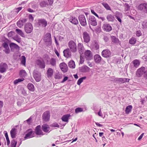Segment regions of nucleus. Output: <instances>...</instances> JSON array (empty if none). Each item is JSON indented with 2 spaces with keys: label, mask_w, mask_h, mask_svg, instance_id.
Masks as SVG:
<instances>
[{
  "label": "nucleus",
  "mask_w": 147,
  "mask_h": 147,
  "mask_svg": "<svg viewBox=\"0 0 147 147\" xmlns=\"http://www.w3.org/2000/svg\"><path fill=\"white\" fill-rule=\"evenodd\" d=\"M35 133L36 135L38 136H42L44 135L41 129V126L40 125H38L36 127L35 129Z\"/></svg>",
  "instance_id": "nucleus-16"
},
{
  "label": "nucleus",
  "mask_w": 147,
  "mask_h": 147,
  "mask_svg": "<svg viewBox=\"0 0 147 147\" xmlns=\"http://www.w3.org/2000/svg\"><path fill=\"white\" fill-rule=\"evenodd\" d=\"M107 19L109 21H113L114 20V18L113 16L110 14L107 16Z\"/></svg>",
  "instance_id": "nucleus-46"
},
{
  "label": "nucleus",
  "mask_w": 147,
  "mask_h": 147,
  "mask_svg": "<svg viewBox=\"0 0 147 147\" xmlns=\"http://www.w3.org/2000/svg\"><path fill=\"white\" fill-rule=\"evenodd\" d=\"M47 21L44 19H39L37 20V24L40 27L45 28L47 25Z\"/></svg>",
  "instance_id": "nucleus-5"
},
{
  "label": "nucleus",
  "mask_w": 147,
  "mask_h": 147,
  "mask_svg": "<svg viewBox=\"0 0 147 147\" xmlns=\"http://www.w3.org/2000/svg\"><path fill=\"white\" fill-rule=\"evenodd\" d=\"M144 78L146 79H147V71H144Z\"/></svg>",
  "instance_id": "nucleus-56"
},
{
  "label": "nucleus",
  "mask_w": 147,
  "mask_h": 147,
  "mask_svg": "<svg viewBox=\"0 0 147 147\" xmlns=\"http://www.w3.org/2000/svg\"><path fill=\"white\" fill-rule=\"evenodd\" d=\"M68 77L67 76L63 78V80L61 81V83H63L67 80L68 79Z\"/></svg>",
  "instance_id": "nucleus-59"
},
{
  "label": "nucleus",
  "mask_w": 147,
  "mask_h": 147,
  "mask_svg": "<svg viewBox=\"0 0 147 147\" xmlns=\"http://www.w3.org/2000/svg\"><path fill=\"white\" fill-rule=\"evenodd\" d=\"M26 72L24 70H21L20 72V74L22 76H24L26 74Z\"/></svg>",
  "instance_id": "nucleus-54"
},
{
  "label": "nucleus",
  "mask_w": 147,
  "mask_h": 147,
  "mask_svg": "<svg viewBox=\"0 0 147 147\" xmlns=\"http://www.w3.org/2000/svg\"><path fill=\"white\" fill-rule=\"evenodd\" d=\"M42 130L45 132L49 133L50 127L49 125L47 124H43L42 126Z\"/></svg>",
  "instance_id": "nucleus-24"
},
{
  "label": "nucleus",
  "mask_w": 147,
  "mask_h": 147,
  "mask_svg": "<svg viewBox=\"0 0 147 147\" xmlns=\"http://www.w3.org/2000/svg\"><path fill=\"white\" fill-rule=\"evenodd\" d=\"M84 49L83 45L81 43H79L78 44V50L80 55H82L83 53Z\"/></svg>",
  "instance_id": "nucleus-18"
},
{
  "label": "nucleus",
  "mask_w": 147,
  "mask_h": 147,
  "mask_svg": "<svg viewBox=\"0 0 147 147\" xmlns=\"http://www.w3.org/2000/svg\"><path fill=\"white\" fill-rule=\"evenodd\" d=\"M32 120V118L31 117H30L27 120H26L27 123L29 124H30V121Z\"/></svg>",
  "instance_id": "nucleus-58"
},
{
  "label": "nucleus",
  "mask_w": 147,
  "mask_h": 147,
  "mask_svg": "<svg viewBox=\"0 0 147 147\" xmlns=\"http://www.w3.org/2000/svg\"><path fill=\"white\" fill-rule=\"evenodd\" d=\"M88 21L90 24H91L93 26H95L97 25L96 19L93 16H90L89 17Z\"/></svg>",
  "instance_id": "nucleus-10"
},
{
  "label": "nucleus",
  "mask_w": 147,
  "mask_h": 147,
  "mask_svg": "<svg viewBox=\"0 0 147 147\" xmlns=\"http://www.w3.org/2000/svg\"><path fill=\"white\" fill-rule=\"evenodd\" d=\"M119 80L121 83H123L125 82L124 79L122 78H119Z\"/></svg>",
  "instance_id": "nucleus-57"
},
{
  "label": "nucleus",
  "mask_w": 147,
  "mask_h": 147,
  "mask_svg": "<svg viewBox=\"0 0 147 147\" xmlns=\"http://www.w3.org/2000/svg\"><path fill=\"white\" fill-rule=\"evenodd\" d=\"M34 133L32 131V130L30 129L28 130V133L26 134L24 138L25 139L31 138L34 137Z\"/></svg>",
  "instance_id": "nucleus-15"
},
{
  "label": "nucleus",
  "mask_w": 147,
  "mask_h": 147,
  "mask_svg": "<svg viewBox=\"0 0 147 147\" xmlns=\"http://www.w3.org/2000/svg\"><path fill=\"white\" fill-rule=\"evenodd\" d=\"M26 57L24 56H22V57L21 63L22 64L25 65L26 63Z\"/></svg>",
  "instance_id": "nucleus-51"
},
{
  "label": "nucleus",
  "mask_w": 147,
  "mask_h": 147,
  "mask_svg": "<svg viewBox=\"0 0 147 147\" xmlns=\"http://www.w3.org/2000/svg\"><path fill=\"white\" fill-rule=\"evenodd\" d=\"M86 76L82 77L80 78L78 81L77 84L78 85H80V84L83 82V80H85L86 78Z\"/></svg>",
  "instance_id": "nucleus-45"
},
{
  "label": "nucleus",
  "mask_w": 147,
  "mask_h": 147,
  "mask_svg": "<svg viewBox=\"0 0 147 147\" xmlns=\"http://www.w3.org/2000/svg\"><path fill=\"white\" fill-rule=\"evenodd\" d=\"M83 109L81 108H77L75 110V113H76L82 111Z\"/></svg>",
  "instance_id": "nucleus-52"
},
{
  "label": "nucleus",
  "mask_w": 147,
  "mask_h": 147,
  "mask_svg": "<svg viewBox=\"0 0 147 147\" xmlns=\"http://www.w3.org/2000/svg\"><path fill=\"white\" fill-rule=\"evenodd\" d=\"M112 42L114 43H118L119 42V39L114 36H111Z\"/></svg>",
  "instance_id": "nucleus-38"
},
{
  "label": "nucleus",
  "mask_w": 147,
  "mask_h": 147,
  "mask_svg": "<svg viewBox=\"0 0 147 147\" xmlns=\"http://www.w3.org/2000/svg\"><path fill=\"white\" fill-rule=\"evenodd\" d=\"M50 117V112L47 111L44 112L42 115V118L43 121L45 122L48 121Z\"/></svg>",
  "instance_id": "nucleus-3"
},
{
  "label": "nucleus",
  "mask_w": 147,
  "mask_h": 147,
  "mask_svg": "<svg viewBox=\"0 0 147 147\" xmlns=\"http://www.w3.org/2000/svg\"><path fill=\"white\" fill-rule=\"evenodd\" d=\"M62 76L61 74L59 73H57L55 76L54 78L56 79H59L62 78Z\"/></svg>",
  "instance_id": "nucleus-50"
},
{
  "label": "nucleus",
  "mask_w": 147,
  "mask_h": 147,
  "mask_svg": "<svg viewBox=\"0 0 147 147\" xmlns=\"http://www.w3.org/2000/svg\"><path fill=\"white\" fill-rule=\"evenodd\" d=\"M16 31L18 34L22 37H25V35L22 30L19 29H17L16 30Z\"/></svg>",
  "instance_id": "nucleus-39"
},
{
  "label": "nucleus",
  "mask_w": 147,
  "mask_h": 147,
  "mask_svg": "<svg viewBox=\"0 0 147 147\" xmlns=\"http://www.w3.org/2000/svg\"><path fill=\"white\" fill-rule=\"evenodd\" d=\"M44 40L45 45L47 46H50L52 42L51 34L49 33H47L45 35Z\"/></svg>",
  "instance_id": "nucleus-2"
},
{
  "label": "nucleus",
  "mask_w": 147,
  "mask_h": 147,
  "mask_svg": "<svg viewBox=\"0 0 147 147\" xmlns=\"http://www.w3.org/2000/svg\"><path fill=\"white\" fill-rule=\"evenodd\" d=\"M133 63L134 64V66L137 68L140 65V62L138 60L135 59L133 61Z\"/></svg>",
  "instance_id": "nucleus-43"
},
{
  "label": "nucleus",
  "mask_w": 147,
  "mask_h": 147,
  "mask_svg": "<svg viewBox=\"0 0 147 147\" xmlns=\"http://www.w3.org/2000/svg\"><path fill=\"white\" fill-rule=\"evenodd\" d=\"M102 55L104 57H107L110 56L111 52L108 50H104L102 52Z\"/></svg>",
  "instance_id": "nucleus-23"
},
{
  "label": "nucleus",
  "mask_w": 147,
  "mask_h": 147,
  "mask_svg": "<svg viewBox=\"0 0 147 147\" xmlns=\"http://www.w3.org/2000/svg\"><path fill=\"white\" fill-rule=\"evenodd\" d=\"M144 135V133H142L138 138V140H140L142 138Z\"/></svg>",
  "instance_id": "nucleus-62"
},
{
  "label": "nucleus",
  "mask_w": 147,
  "mask_h": 147,
  "mask_svg": "<svg viewBox=\"0 0 147 147\" xmlns=\"http://www.w3.org/2000/svg\"><path fill=\"white\" fill-rule=\"evenodd\" d=\"M70 49L72 52H75L77 51V46L76 43L73 40L70 41L68 44Z\"/></svg>",
  "instance_id": "nucleus-1"
},
{
  "label": "nucleus",
  "mask_w": 147,
  "mask_h": 147,
  "mask_svg": "<svg viewBox=\"0 0 147 147\" xmlns=\"http://www.w3.org/2000/svg\"><path fill=\"white\" fill-rule=\"evenodd\" d=\"M145 68L144 67H142L138 69L136 72V75L138 77L141 76L144 73Z\"/></svg>",
  "instance_id": "nucleus-13"
},
{
  "label": "nucleus",
  "mask_w": 147,
  "mask_h": 147,
  "mask_svg": "<svg viewBox=\"0 0 147 147\" xmlns=\"http://www.w3.org/2000/svg\"><path fill=\"white\" fill-rule=\"evenodd\" d=\"M13 39L19 43H20L21 42V38L19 37L18 35L15 36L13 37Z\"/></svg>",
  "instance_id": "nucleus-49"
},
{
  "label": "nucleus",
  "mask_w": 147,
  "mask_h": 147,
  "mask_svg": "<svg viewBox=\"0 0 147 147\" xmlns=\"http://www.w3.org/2000/svg\"><path fill=\"white\" fill-rule=\"evenodd\" d=\"M12 33V32H9L7 34L8 36L9 37L12 36L13 35Z\"/></svg>",
  "instance_id": "nucleus-64"
},
{
  "label": "nucleus",
  "mask_w": 147,
  "mask_h": 147,
  "mask_svg": "<svg viewBox=\"0 0 147 147\" xmlns=\"http://www.w3.org/2000/svg\"><path fill=\"white\" fill-rule=\"evenodd\" d=\"M27 20L26 19H22L19 20L17 23V26L19 28H21L24 24L26 22Z\"/></svg>",
  "instance_id": "nucleus-22"
},
{
  "label": "nucleus",
  "mask_w": 147,
  "mask_h": 147,
  "mask_svg": "<svg viewBox=\"0 0 147 147\" xmlns=\"http://www.w3.org/2000/svg\"><path fill=\"white\" fill-rule=\"evenodd\" d=\"M24 79L23 78H19L15 80L13 82V83L14 84L16 85L18 83L23 81Z\"/></svg>",
  "instance_id": "nucleus-47"
},
{
  "label": "nucleus",
  "mask_w": 147,
  "mask_h": 147,
  "mask_svg": "<svg viewBox=\"0 0 147 147\" xmlns=\"http://www.w3.org/2000/svg\"><path fill=\"white\" fill-rule=\"evenodd\" d=\"M132 109V106L131 105L127 106L125 109V112L126 114H128L131 112Z\"/></svg>",
  "instance_id": "nucleus-35"
},
{
  "label": "nucleus",
  "mask_w": 147,
  "mask_h": 147,
  "mask_svg": "<svg viewBox=\"0 0 147 147\" xmlns=\"http://www.w3.org/2000/svg\"><path fill=\"white\" fill-rule=\"evenodd\" d=\"M116 18L120 22H121V18H122V14L121 13H120L119 12H117L115 15Z\"/></svg>",
  "instance_id": "nucleus-33"
},
{
  "label": "nucleus",
  "mask_w": 147,
  "mask_h": 147,
  "mask_svg": "<svg viewBox=\"0 0 147 147\" xmlns=\"http://www.w3.org/2000/svg\"><path fill=\"white\" fill-rule=\"evenodd\" d=\"M9 46L11 50L14 49L17 50H19L20 49L19 46L14 43H11L9 45Z\"/></svg>",
  "instance_id": "nucleus-26"
},
{
  "label": "nucleus",
  "mask_w": 147,
  "mask_h": 147,
  "mask_svg": "<svg viewBox=\"0 0 147 147\" xmlns=\"http://www.w3.org/2000/svg\"><path fill=\"white\" fill-rule=\"evenodd\" d=\"M91 47L96 50H98L99 49V45L98 42L96 41L93 42L91 45Z\"/></svg>",
  "instance_id": "nucleus-19"
},
{
  "label": "nucleus",
  "mask_w": 147,
  "mask_h": 147,
  "mask_svg": "<svg viewBox=\"0 0 147 147\" xmlns=\"http://www.w3.org/2000/svg\"><path fill=\"white\" fill-rule=\"evenodd\" d=\"M103 38V39L106 42H107V41H108V40H109V38H108V37L106 36H104Z\"/></svg>",
  "instance_id": "nucleus-60"
},
{
  "label": "nucleus",
  "mask_w": 147,
  "mask_h": 147,
  "mask_svg": "<svg viewBox=\"0 0 147 147\" xmlns=\"http://www.w3.org/2000/svg\"><path fill=\"white\" fill-rule=\"evenodd\" d=\"M102 28L103 30L107 32H109L112 29L111 26L109 24H104Z\"/></svg>",
  "instance_id": "nucleus-20"
},
{
  "label": "nucleus",
  "mask_w": 147,
  "mask_h": 147,
  "mask_svg": "<svg viewBox=\"0 0 147 147\" xmlns=\"http://www.w3.org/2000/svg\"><path fill=\"white\" fill-rule=\"evenodd\" d=\"M64 56L67 58L70 57L71 56V52L69 48L63 51Z\"/></svg>",
  "instance_id": "nucleus-17"
},
{
  "label": "nucleus",
  "mask_w": 147,
  "mask_h": 147,
  "mask_svg": "<svg viewBox=\"0 0 147 147\" xmlns=\"http://www.w3.org/2000/svg\"><path fill=\"white\" fill-rule=\"evenodd\" d=\"M53 69L51 68H49L48 69L47 72L48 78H51L52 77L53 75Z\"/></svg>",
  "instance_id": "nucleus-27"
},
{
  "label": "nucleus",
  "mask_w": 147,
  "mask_h": 147,
  "mask_svg": "<svg viewBox=\"0 0 147 147\" xmlns=\"http://www.w3.org/2000/svg\"><path fill=\"white\" fill-rule=\"evenodd\" d=\"M91 12L92 14H94L95 16L98 17V15L96 13H95V12H94L93 10L91 9Z\"/></svg>",
  "instance_id": "nucleus-61"
},
{
  "label": "nucleus",
  "mask_w": 147,
  "mask_h": 147,
  "mask_svg": "<svg viewBox=\"0 0 147 147\" xmlns=\"http://www.w3.org/2000/svg\"><path fill=\"white\" fill-rule=\"evenodd\" d=\"M33 26L30 23L26 24L24 26V30L25 32L28 34L30 33L33 30Z\"/></svg>",
  "instance_id": "nucleus-4"
},
{
  "label": "nucleus",
  "mask_w": 147,
  "mask_h": 147,
  "mask_svg": "<svg viewBox=\"0 0 147 147\" xmlns=\"http://www.w3.org/2000/svg\"><path fill=\"white\" fill-rule=\"evenodd\" d=\"M33 76L36 81L37 82H39L41 80V74L37 70H35L34 71Z\"/></svg>",
  "instance_id": "nucleus-6"
},
{
  "label": "nucleus",
  "mask_w": 147,
  "mask_h": 147,
  "mask_svg": "<svg viewBox=\"0 0 147 147\" xmlns=\"http://www.w3.org/2000/svg\"><path fill=\"white\" fill-rule=\"evenodd\" d=\"M61 70L64 72H66L68 70V67L67 65L65 63H62L59 65Z\"/></svg>",
  "instance_id": "nucleus-14"
},
{
  "label": "nucleus",
  "mask_w": 147,
  "mask_h": 147,
  "mask_svg": "<svg viewBox=\"0 0 147 147\" xmlns=\"http://www.w3.org/2000/svg\"><path fill=\"white\" fill-rule=\"evenodd\" d=\"M83 35L84 41L86 43H88L90 40V37L89 34L85 31L83 32Z\"/></svg>",
  "instance_id": "nucleus-8"
},
{
  "label": "nucleus",
  "mask_w": 147,
  "mask_h": 147,
  "mask_svg": "<svg viewBox=\"0 0 147 147\" xmlns=\"http://www.w3.org/2000/svg\"><path fill=\"white\" fill-rule=\"evenodd\" d=\"M94 59L96 63H99L101 60V57L98 54H96L94 56Z\"/></svg>",
  "instance_id": "nucleus-29"
},
{
  "label": "nucleus",
  "mask_w": 147,
  "mask_h": 147,
  "mask_svg": "<svg viewBox=\"0 0 147 147\" xmlns=\"http://www.w3.org/2000/svg\"><path fill=\"white\" fill-rule=\"evenodd\" d=\"M29 18L30 20H31L33 21L34 20V18L31 15H30L29 16Z\"/></svg>",
  "instance_id": "nucleus-63"
},
{
  "label": "nucleus",
  "mask_w": 147,
  "mask_h": 147,
  "mask_svg": "<svg viewBox=\"0 0 147 147\" xmlns=\"http://www.w3.org/2000/svg\"><path fill=\"white\" fill-rule=\"evenodd\" d=\"M28 89L30 91H33L34 90V85L32 83H29L27 86Z\"/></svg>",
  "instance_id": "nucleus-40"
},
{
  "label": "nucleus",
  "mask_w": 147,
  "mask_h": 147,
  "mask_svg": "<svg viewBox=\"0 0 147 147\" xmlns=\"http://www.w3.org/2000/svg\"><path fill=\"white\" fill-rule=\"evenodd\" d=\"M103 5L104 7L107 9V10H111V8L109 5L107 3H103Z\"/></svg>",
  "instance_id": "nucleus-53"
},
{
  "label": "nucleus",
  "mask_w": 147,
  "mask_h": 147,
  "mask_svg": "<svg viewBox=\"0 0 147 147\" xmlns=\"http://www.w3.org/2000/svg\"><path fill=\"white\" fill-rule=\"evenodd\" d=\"M69 67L71 68H74L75 67V65L74 62L72 60L70 61L68 63Z\"/></svg>",
  "instance_id": "nucleus-36"
},
{
  "label": "nucleus",
  "mask_w": 147,
  "mask_h": 147,
  "mask_svg": "<svg viewBox=\"0 0 147 147\" xmlns=\"http://www.w3.org/2000/svg\"><path fill=\"white\" fill-rule=\"evenodd\" d=\"M17 144V141L14 139H13L11 141V147H16Z\"/></svg>",
  "instance_id": "nucleus-44"
},
{
  "label": "nucleus",
  "mask_w": 147,
  "mask_h": 147,
  "mask_svg": "<svg viewBox=\"0 0 147 147\" xmlns=\"http://www.w3.org/2000/svg\"><path fill=\"white\" fill-rule=\"evenodd\" d=\"M2 46L5 49V50L3 51L5 53L7 54L9 53L10 51L7 43L6 42H4L3 43Z\"/></svg>",
  "instance_id": "nucleus-21"
},
{
  "label": "nucleus",
  "mask_w": 147,
  "mask_h": 147,
  "mask_svg": "<svg viewBox=\"0 0 147 147\" xmlns=\"http://www.w3.org/2000/svg\"><path fill=\"white\" fill-rule=\"evenodd\" d=\"M40 6L42 7H45L48 6L49 4L47 1H43L40 3Z\"/></svg>",
  "instance_id": "nucleus-37"
},
{
  "label": "nucleus",
  "mask_w": 147,
  "mask_h": 147,
  "mask_svg": "<svg viewBox=\"0 0 147 147\" xmlns=\"http://www.w3.org/2000/svg\"><path fill=\"white\" fill-rule=\"evenodd\" d=\"M78 69L80 72L83 73L89 72L90 70V68L86 65L80 67Z\"/></svg>",
  "instance_id": "nucleus-11"
},
{
  "label": "nucleus",
  "mask_w": 147,
  "mask_h": 147,
  "mask_svg": "<svg viewBox=\"0 0 147 147\" xmlns=\"http://www.w3.org/2000/svg\"><path fill=\"white\" fill-rule=\"evenodd\" d=\"M69 21L73 24L76 25L78 23V20L76 18L71 16L70 17Z\"/></svg>",
  "instance_id": "nucleus-28"
},
{
  "label": "nucleus",
  "mask_w": 147,
  "mask_h": 147,
  "mask_svg": "<svg viewBox=\"0 0 147 147\" xmlns=\"http://www.w3.org/2000/svg\"><path fill=\"white\" fill-rule=\"evenodd\" d=\"M70 116V114H66L63 115L61 119L64 122L68 121L69 117Z\"/></svg>",
  "instance_id": "nucleus-31"
},
{
  "label": "nucleus",
  "mask_w": 147,
  "mask_h": 147,
  "mask_svg": "<svg viewBox=\"0 0 147 147\" xmlns=\"http://www.w3.org/2000/svg\"><path fill=\"white\" fill-rule=\"evenodd\" d=\"M147 7V4L142 3L140 4L138 7V9L139 10H142L145 9V7Z\"/></svg>",
  "instance_id": "nucleus-30"
},
{
  "label": "nucleus",
  "mask_w": 147,
  "mask_h": 147,
  "mask_svg": "<svg viewBox=\"0 0 147 147\" xmlns=\"http://www.w3.org/2000/svg\"><path fill=\"white\" fill-rule=\"evenodd\" d=\"M4 133L5 134V136L6 139L7 145L9 146L10 144V142L9 138L7 132L6 131H5L4 132Z\"/></svg>",
  "instance_id": "nucleus-41"
},
{
  "label": "nucleus",
  "mask_w": 147,
  "mask_h": 147,
  "mask_svg": "<svg viewBox=\"0 0 147 147\" xmlns=\"http://www.w3.org/2000/svg\"><path fill=\"white\" fill-rule=\"evenodd\" d=\"M136 42V39L133 37L131 38L129 41V43L131 45H134L135 44Z\"/></svg>",
  "instance_id": "nucleus-42"
},
{
  "label": "nucleus",
  "mask_w": 147,
  "mask_h": 147,
  "mask_svg": "<svg viewBox=\"0 0 147 147\" xmlns=\"http://www.w3.org/2000/svg\"><path fill=\"white\" fill-rule=\"evenodd\" d=\"M36 63L40 68L44 69L45 67V61L43 60L38 59L36 61Z\"/></svg>",
  "instance_id": "nucleus-12"
},
{
  "label": "nucleus",
  "mask_w": 147,
  "mask_h": 147,
  "mask_svg": "<svg viewBox=\"0 0 147 147\" xmlns=\"http://www.w3.org/2000/svg\"><path fill=\"white\" fill-rule=\"evenodd\" d=\"M124 10L126 11L129 10L130 9V7L129 5V4L127 3H125L124 5Z\"/></svg>",
  "instance_id": "nucleus-48"
},
{
  "label": "nucleus",
  "mask_w": 147,
  "mask_h": 147,
  "mask_svg": "<svg viewBox=\"0 0 147 147\" xmlns=\"http://www.w3.org/2000/svg\"><path fill=\"white\" fill-rule=\"evenodd\" d=\"M80 23L81 25L83 26H85L87 25L86 20L84 15H80L78 18Z\"/></svg>",
  "instance_id": "nucleus-7"
},
{
  "label": "nucleus",
  "mask_w": 147,
  "mask_h": 147,
  "mask_svg": "<svg viewBox=\"0 0 147 147\" xmlns=\"http://www.w3.org/2000/svg\"><path fill=\"white\" fill-rule=\"evenodd\" d=\"M10 133L11 138H15L17 133V129L16 128H13L11 130Z\"/></svg>",
  "instance_id": "nucleus-25"
},
{
  "label": "nucleus",
  "mask_w": 147,
  "mask_h": 147,
  "mask_svg": "<svg viewBox=\"0 0 147 147\" xmlns=\"http://www.w3.org/2000/svg\"><path fill=\"white\" fill-rule=\"evenodd\" d=\"M8 68L7 65L5 63H1L0 64V72L3 73L6 71Z\"/></svg>",
  "instance_id": "nucleus-9"
},
{
  "label": "nucleus",
  "mask_w": 147,
  "mask_h": 147,
  "mask_svg": "<svg viewBox=\"0 0 147 147\" xmlns=\"http://www.w3.org/2000/svg\"><path fill=\"white\" fill-rule=\"evenodd\" d=\"M50 64L52 66L54 67L56 66V61L55 59L54 58H51L50 60Z\"/></svg>",
  "instance_id": "nucleus-34"
},
{
  "label": "nucleus",
  "mask_w": 147,
  "mask_h": 147,
  "mask_svg": "<svg viewBox=\"0 0 147 147\" xmlns=\"http://www.w3.org/2000/svg\"><path fill=\"white\" fill-rule=\"evenodd\" d=\"M85 57L90 58L92 57V55L91 51L89 50H86L84 53Z\"/></svg>",
  "instance_id": "nucleus-32"
},
{
  "label": "nucleus",
  "mask_w": 147,
  "mask_h": 147,
  "mask_svg": "<svg viewBox=\"0 0 147 147\" xmlns=\"http://www.w3.org/2000/svg\"><path fill=\"white\" fill-rule=\"evenodd\" d=\"M136 35L137 36L139 37L142 35V33L140 30H138L136 32Z\"/></svg>",
  "instance_id": "nucleus-55"
}]
</instances>
